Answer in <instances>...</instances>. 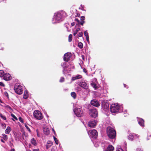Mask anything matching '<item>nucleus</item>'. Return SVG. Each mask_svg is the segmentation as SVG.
<instances>
[{
  "label": "nucleus",
  "instance_id": "1",
  "mask_svg": "<svg viewBox=\"0 0 151 151\" xmlns=\"http://www.w3.org/2000/svg\"><path fill=\"white\" fill-rule=\"evenodd\" d=\"M106 132L109 137L111 139H114L116 137V131L111 127H108L107 128Z\"/></svg>",
  "mask_w": 151,
  "mask_h": 151
},
{
  "label": "nucleus",
  "instance_id": "2",
  "mask_svg": "<svg viewBox=\"0 0 151 151\" xmlns=\"http://www.w3.org/2000/svg\"><path fill=\"white\" fill-rule=\"evenodd\" d=\"M14 90L15 92L19 95L21 94L23 91L22 87L18 83L15 84L14 87Z\"/></svg>",
  "mask_w": 151,
  "mask_h": 151
},
{
  "label": "nucleus",
  "instance_id": "3",
  "mask_svg": "<svg viewBox=\"0 0 151 151\" xmlns=\"http://www.w3.org/2000/svg\"><path fill=\"white\" fill-rule=\"evenodd\" d=\"M119 106L117 104H112L110 107V111L111 113H117L119 111Z\"/></svg>",
  "mask_w": 151,
  "mask_h": 151
},
{
  "label": "nucleus",
  "instance_id": "4",
  "mask_svg": "<svg viewBox=\"0 0 151 151\" xmlns=\"http://www.w3.org/2000/svg\"><path fill=\"white\" fill-rule=\"evenodd\" d=\"M73 111L75 114L78 117L82 116L84 115L83 111L81 109L76 108Z\"/></svg>",
  "mask_w": 151,
  "mask_h": 151
},
{
  "label": "nucleus",
  "instance_id": "5",
  "mask_svg": "<svg viewBox=\"0 0 151 151\" xmlns=\"http://www.w3.org/2000/svg\"><path fill=\"white\" fill-rule=\"evenodd\" d=\"M91 137L93 139H96L97 137L98 133L95 129H92L89 131L88 133Z\"/></svg>",
  "mask_w": 151,
  "mask_h": 151
},
{
  "label": "nucleus",
  "instance_id": "6",
  "mask_svg": "<svg viewBox=\"0 0 151 151\" xmlns=\"http://www.w3.org/2000/svg\"><path fill=\"white\" fill-rule=\"evenodd\" d=\"M33 115L35 118L38 120H41L42 119V115L39 111H35L33 113Z\"/></svg>",
  "mask_w": 151,
  "mask_h": 151
},
{
  "label": "nucleus",
  "instance_id": "7",
  "mask_svg": "<svg viewBox=\"0 0 151 151\" xmlns=\"http://www.w3.org/2000/svg\"><path fill=\"white\" fill-rule=\"evenodd\" d=\"M78 85L83 88L87 89L88 88V85L85 81L81 80V81L78 82Z\"/></svg>",
  "mask_w": 151,
  "mask_h": 151
},
{
  "label": "nucleus",
  "instance_id": "8",
  "mask_svg": "<svg viewBox=\"0 0 151 151\" xmlns=\"http://www.w3.org/2000/svg\"><path fill=\"white\" fill-rule=\"evenodd\" d=\"M101 106L103 109L104 110L109 109V103L108 101L106 100L102 101L101 102Z\"/></svg>",
  "mask_w": 151,
  "mask_h": 151
},
{
  "label": "nucleus",
  "instance_id": "9",
  "mask_svg": "<svg viewBox=\"0 0 151 151\" xmlns=\"http://www.w3.org/2000/svg\"><path fill=\"white\" fill-rule=\"evenodd\" d=\"M89 114L92 117L95 118L98 116V112L96 110L94 109L89 110Z\"/></svg>",
  "mask_w": 151,
  "mask_h": 151
},
{
  "label": "nucleus",
  "instance_id": "10",
  "mask_svg": "<svg viewBox=\"0 0 151 151\" xmlns=\"http://www.w3.org/2000/svg\"><path fill=\"white\" fill-rule=\"evenodd\" d=\"M62 14L59 12L55 13L54 15V18L56 21H60L62 19Z\"/></svg>",
  "mask_w": 151,
  "mask_h": 151
},
{
  "label": "nucleus",
  "instance_id": "11",
  "mask_svg": "<svg viewBox=\"0 0 151 151\" xmlns=\"http://www.w3.org/2000/svg\"><path fill=\"white\" fill-rule=\"evenodd\" d=\"M71 56L72 54L69 52L65 54L64 56V60L66 62H68L70 60Z\"/></svg>",
  "mask_w": 151,
  "mask_h": 151
},
{
  "label": "nucleus",
  "instance_id": "12",
  "mask_svg": "<svg viewBox=\"0 0 151 151\" xmlns=\"http://www.w3.org/2000/svg\"><path fill=\"white\" fill-rule=\"evenodd\" d=\"M97 123V122L96 120L91 121L88 122V125L89 127L93 128L96 125Z\"/></svg>",
  "mask_w": 151,
  "mask_h": 151
},
{
  "label": "nucleus",
  "instance_id": "13",
  "mask_svg": "<svg viewBox=\"0 0 151 151\" xmlns=\"http://www.w3.org/2000/svg\"><path fill=\"white\" fill-rule=\"evenodd\" d=\"M91 104L95 106L98 107L100 104L99 103V101L96 99H94L91 100Z\"/></svg>",
  "mask_w": 151,
  "mask_h": 151
},
{
  "label": "nucleus",
  "instance_id": "14",
  "mask_svg": "<svg viewBox=\"0 0 151 151\" xmlns=\"http://www.w3.org/2000/svg\"><path fill=\"white\" fill-rule=\"evenodd\" d=\"M3 77L4 80L6 81L10 80L11 78L10 75L8 73L4 74Z\"/></svg>",
  "mask_w": 151,
  "mask_h": 151
},
{
  "label": "nucleus",
  "instance_id": "15",
  "mask_svg": "<svg viewBox=\"0 0 151 151\" xmlns=\"http://www.w3.org/2000/svg\"><path fill=\"white\" fill-rule=\"evenodd\" d=\"M114 147L111 145H109L107 147L106 151L104 150L103 151H113Z\"/></svg>",
  "mask_w": 151,
  "mask_h": 151
},
{
  "label": "nucleus",
  "instance_id": "16",
  "mask_svg": "<svg viewBox=\"0 0 151 151\" xmlns=\"http://www.w3.org/2000/svg\"><path fill=\"white\" fill-rule=\"evenodd\" d=\"M43 132L44 134L46 135H48L50 134V130L47 128H44Z\"/></svg>",
  "mask_w": 151,
  "mask_h": 151
},
{
  "label": "nucleus",
  "instance_id": "17",
  "mask_svg": "<svg viewBox=\"0 0 151 151\" xmlns=\"http://www.w3.org/2000/svg\"><path fill=\"white\" fill-rule=\"evenodd\" d=\"M82 78V76H81V75H77L76 76L73 77H72L71 80L72 81H74L75 80H76L81 78Z\"/></svg>",
  "mask_w": 151,
  "mask_h": 151
},
{
  "label": "nucleus",
  "instance_id": "18",
  "mask_svg": "<svg viewBox=\"0 0 151 151\" xmlns=\"http://www.w3.org/2000/svg\"><path fill=\"white\" fill-rule=\"evenodd\" d=\"M52 143L50 141H48L47 142V144L46 145V149H48L52 145Z\"/></svg>",
  "mask_w": 151,
  "mask_h": 151
},
{
  "label": "nucleus",
  "instance_id": "19",
  "mask_svg": "<svg viewBox=\"0 0 151 151\" xmlns=\"http://www.w3.org/2000/svg\"><path fill=\"white\" fill-rule=\"evenodd\" d=\"M144 121L142 119H141L138 121L139 124L142 127L144 126Z\"/></svg>",
  "mask_w": 151,
  "mask_h": 151
},
{
  "label": "nucleus",
  "instance_id": "20",
  "mask_svg": "<svg viewBox=\"0 0 151 151\" xmlns=\"http://www.w3.org/2000/svg\"><path fill=\"white\" fill-rule=\"evenodd\" d=\"M31 142L34 146H36L37 145V143L36 142V141L34 138H32L31 139Z\"/></svg>",
  "mask_w": 151,
  "mask_h": 151
},
{
  "label": "nucleus",
  "instance_id": "21",
  "mask_svg": "<svg viewBox=\"0 0 151 151\" xmlns=\"http://www.w3.org/2000/svg\"><path fill=\"white\" fill-rule=\"evenodd\" d=\"M28 97L27 91H25L23 96V98L26 99Z\"/></svg>",
  "mask_w": 151,
  "mask_h": 151
},
{
  "label": "nucleus",
  "instance_id": "22",
  "mask_svg": "<svg viewBox=\"0 0 151 151\" xmlns=\"http://www.w3.org/2000/svg\"><path fill=\"white\" fill-rule=\"evenodd\" d=\"M11 129L10 127L8 126L5 131V133L6 134H9L11 131Z\"/></svg>",
  "mask_w": 151,
  "mask_h": 151
},
{
  "label": "nucleus",
  "instance_id": "23",
  "mask_svg": "<svg viewBox=\"0 0 151 151\" xmlns=\"http://www.w3.org/2000/svg\"><path fill=\"white\" fill-rule=\"evenodd\" d=\"M91 85L93 87V88H95V89H96L98 88L97 86L96 85V84H95L94 82H92L91 83Z\"/></svg>",
  "mask_w": 151,
  "mask_h": 151
},
{
  "label": "nucleus",
  "instance_id": "24",
  "mask_svg": "<svg viewBox=\"0 0 151 151\" xmlns=\"http://www.w3.org/2000/svg\"><path fill=\"white\" fill-rule=\"evenodd\" d=\"M134 135L133 134H130L128 136V139L131 140H132L134 139Z\"/></svg>",
  "mask_w": 151,
  "mask_h": 151
},
{
  "label": "nucleus",
  "instance_id": "25",
  "mask_svg": "<svg viewBox=\"0 0 151 151\" xmlns=\"http://www.w3.org/2000/svg\"><path fill=\"white\" fill-rule=\"evenodd\" d=\"M71 95L74 99H75L76 97V95L75 92H72L71 93Z\"/></svg>",
  "mask_w": 151,
  "mask_h": 151
},
{
  "label": "nucleus",
  "instance_id": "26",
  "mask_svg": "<svg viewBox=\"0 0 151 151\" xmlns=\"http://www.w3.org/2000/svg\"><path fill=\"white\" fill-rule=\"evenodd\" d=\"M2 135L3 136V139L4 140H7L8 139L7 136L4 134H2Z\"/></svg>",
  "mask_w": 151,
  "mask_h": 151
},
{
  "label": "nucleus",
  "instance_id": "27",
  "mask_svg": "<svg viewBox=\"0 0 151 151\" xmlns=\"http://www.w3.org/2000/svg\"><path fill=\"white\" fill-rule=\"evenodd\" d=\"M72 39V34H70L68 36V41L69 42H71Z\"/></svg>",
  "mask_w": 151,
  "mask_h": 151
},
{
  "label": "nucleus",
  "instance_id": "28",
  "mask_svg": "<svg viewBox=\"0 0 151 151\" xmlns=\"http://www.w3.org/2000/svg\"><path fill=\"white\" fill-rule=\"evenodd\" d=\"M78 47L81 49L83 48V44L81 42H80L78 43Z\"/></svg>",
  "mask_w": 151,
  "mask_h": 151
},
{
  "label": "nucleus",
  "instance_id": "29",
  "mask_svg": "<svg viewBox=\"0 0 151 151\" xmlns=\"http://www.w3.org/2000/svg\"><path fill=\"white\" fill-rule=\"evenodd\" d=\"M4 74V72L3 71V70H0V77H3Z\"/></svg>",
  "mask_w": 151,
  "mask_h": 151
},
{
  "label": "nucleus",
  "instance_id": "30",
  "mask_svg": "<svg viewBox=\"0 0 151 151\" xmlns=\"http://www.w3.org/2000/svg\"><path fill=\"white\" fill-rule=\"evenodd\" d=\"M116 151H124L123 149L119 147H117L116 149Z\"/></svg>",
  "mask_w": 151,
  "mask_h": 151
},
{
  "label": "nucleus",
  "instance_id": "31",
  "mask_svg": "<svg viewBox=\"0 0 151 151\" xmlns=\"http://www.w3.org/2000/svg\"><path fill=\"white\" fill-rule=\"evenodd\" d=\"M53 137L56 144L58 145V142L57 138L54 136H53Z\"/></svg>",
  "mask_w": 151,
  "mask_h": 151
},
{
  "label": "nucleus",
  "instance_id": "32",
  "mask_svg": "<svg viewBox=\"0 0 151 151\" xmlns=\"http://www.w3.org/2000/svg\"><path fill=\"white\" fill-rule=\"evenodd\" d=\"M24 125H25V127L28 130V131L29 132H31V130L29 128V127L27 126V125L26 124H25Z\"/></svg>",
  "mask_w": 151,
  "mask_h": 151
},
{
  "label": "nucleus",
  "instance_id": "33",
  "mask_svg": "<svg viewBox=\"0 0 151 151\" xmlns=\"http://www.w3.org/2000/svg\"><path fill=\"white\" fill-rule=\"evenodd\" d=\"M0 116L4 120H6V117L4 116L3 115H2V114H0Z\"/></svg>",
  "mask_w": 151,
  "mask_h": 151
},
{
  "label": "nucleus",
  "instance_id": "34",
  "mask_svg": "<svg viewBox=\"0 0 151 151\" xmlns=\"http://www.w3.org/2000/svg\"><path fill=\"white\" fill-rule=\"evenodd\" d=\"M65 78L63 77H61L60 80L59 81L60 82H63L64 81Z\"/></svg>",
  "mask_w": 151,
  "mask_h": 151
},
{
  "label": "nucleus",
  "instance_id": "35",
  "mask_svg": "<svg viewBox=\"0 0 151 151\" xmlns=\"http://www.w3.org/2000/svg\"><path fill=\"white\" fill-rule=\"evenodd\" d=\"M85 23V21H81V22H80L79 23L78 25H81L82 26Z\"/></svg>",
  "mask_w": 151,
  "mask_h": 151
},
{
  "label": "nucleus",
  "instance_id": "36",
  "mask_svg": "<svg viewBox=\"0 0 151 151\" xmlns=\"http://www.w3.org/2000/svg\"><path fill=\"white\" fill-rule=\"evenodd\" d=\"M84 35L85 36H86V37H89L88 33L86 31H85L84 32Z\"/></svg>",
  "mask_w": 151,
  "mask_h": 151
},
{
  "label": "nucleus",
  "instance_id": "37",
  "mask_svg": "<svg viewBox=\"0 0 151 151\" xmlns=\"http://www.w3.org/2000/svg\"><path fill=\"white\" fill-rule=\"evenodd\" d=\"M11 115L12 117H13L14 119L16 120H18L17 117L13 114H11Z\"/></svg>",
  "mask_w": 151,
  "mask_h": 151
},
{
  "label": "nucleus",
  "instance_id": "38",
  "mask_svg": "<svg viewBox=\"0 0 151 151\" xmlns=\"http://www.w3.org/2000/svg\"><path fill=\"white\" fill-rule=\"evenodd\" d=\"M19 121L22 123L24 122V120H23V119H22V118L21 117H19Z\"/></svg>",
  "mask_w": 151,
  "mask_h": 151
},
{
  "label": "nucleus",
  "instance_id": "39",
  "mask_svg": "<svg viewBox=\"0 0 151 151\" xmlns=\"http://www.w3.org/2000/svg\"><path fill=\"white\" fill-rule=\"evenodd\" d=\"M85 19V17L84 16H82L81 17V21H84Z\"/></svg>",
  "mask_w": 151,
  "mask_h": 151
},
{
  "label": "nucleus",
  "instance_id": "40",
  "mask_svg": "<svg viewBox=\"0 0 151 151\" xmlns=\"http://www.w3.org/2000/svg\"><path fill=\"white\" fill-rule=\"evenodd\" d=\"M83 35V33L82 32H80V33H79V34H78V36L79 37H81Z\"/></svg>",
  "mask_w": 151,
  "mask_h": 151
},
{
  "label": "nucleus",
  "instance_id": "41",
  "mask_svg": "<svg viewBox=\"0 0 151 151\" xmlns=\"http://www.w3.org/2000/svg\"><path fill=\"white\" fill-rule=\"evenodd\" d=\"M137 151H143V150L140 148H137L136 150Z\"/></svg>",
  "mask_w": 151,
  "mask_h": 151
},
{
  "label": "nucleus",
  "instance_id": "42",
  "mask_svg": "<svg viewBox=\"0 0 151 151\" xmlns=\"http://www.w3.org/2000/svg\"><path fill=\"white\" fill-rule=\"evenodd\" d=\"M75 20L76 21H77L78 23V25L79 24V23L80 22V21L78 20V19L77 18H76L75 19Z\"/></svg>",
  "mask_w": 151,
  "mask_h": 151
},
{
  "label": "nucleus",
  "instance_id": "43",
  "mask_svg": "<svg viewBox=\"0 0 151 151\" xmlns=\"http://www.w3.org/2000/svg\"><path fill=\"white\" fill-rule=\"evenodd\" d=\"M6 107L7 108L9 109H11V107L9 105H7L6 106Z\"/></svg>",
  "mask_w": 151,
  "mask_h": 151
},
{
  "label": "nucleus",
  "instance_id": "44",
  "mask_svg": "<svg viewBox=\"0 0 151 151\" xmlns=\"http://www.w3.org/2000/svg\"><path fill=\"white\" fill-rule=\"evenodd\" d=\"M75 22H73L72 23H71V25L72 26H74L75 25Z\"/></svg>",
  "mask_w": 151,
  "mask_h": 151
},
{
  "label": "nucleus",
  "instance_id": "45",
  "mask_svg": "<svg viewBox=\"0 0 151 151\" xmlns=\"http://www.w3.org/2000/svg\"><path fill=\"white\" fill-rule=\"evenodd\" d=\"M0 86H4V85L3 83L0 82Z\"/></svg>",
  "mask_w": 151,
  "mask_h": 151
},
{
  "label": "nucleus",
  "instance_id": "46",
  "mask_svg": "<svg viewBox=\"0 0 151 151\" xmlns=\"http://www.w3.org/2000/svg\"><path fill=\"white\" fill-rule=\"evenodd\" d=\"M4 94L6 96H8V93H7V92H5Z\"/></svg>",
  "mask_w": 151,
  "mask_h": 151
},
{
  "label": "nucleus",
  "instance_id": "47",
  "mask_svg": "<svg viewBox=\"0 0 151 151\" xmlns=\"http://www.w3.org/2000/svg\"><path fill=\"white\" fill-rule=\"evenodd\" d=\"M80 16V14H79L77 13L76 15V17H79Z\"/></svg>",
  "mask_w": 151,
  "mask_h": 151
},
{
  "label": "nucleus",
  "instance_id": "48",
  "mask_svg": "<svg viewBox=\"0 0 151 151\" xmlns=\"http://www.w3.org/2000/svg\"><path fill=\"white\" fill-rule=\"evenodd\" d=\"M77 32L76 31H75L73 33V35L74 36H75L76 34H77Z\"/></svg>",
  "mask_w": 151,
  "mask_h": 151
},
{
  "label": "nucleus",
  "instance_id": "49",
  "mask_svg": "<svg viewBox=\"0 0 151 151\" xmlns=\"http://www.w3.org/2000/svg\"><path fill=\"white\" fill-rule=\"evenodd\" d=\"M86 40L88 42H89V37H86Z\"/></svg>",
  "mask_w": 151,
  "mask_h": 151
},
{
  "label": "nucleus",
  "instance_id": "50",
  "mask_svg": "<svg viewBox=\"0 0 151 151\" xmlns=\"http://www.w3.org/2000/svg\"><path fill=\"white\" fill-rule=\"evenodd\" d=\"M80 30V28H77L76 30V31L77 32H78V31H79Z\"/></svg>",
  "mask_w": 151,
  "mask_h": 151
},
{
  "label": "nucleus",
  "instance_id": "51",
  "mask_svg": "<svg viewBox=\"0 0 151 151\" xmlns=\"http://www.w3.org/2000/svg\"><path fill=\"white\" fill-rule=\"evenodd\" d=\"M83 71L84 72L86 73L87 72V70L85 68H83Z\"/></svg>",
  "mask_w": 151,
  "mask_h": 151
},
{
  "label": "nucleus",
  "instance_id": "52",
  "mask_svg": "<svg viewBox=\"0 0 151 151\" xmlns=\"http://www.w3.org/2000/svg\"><path fill=\"white\" fill-rule=\"evenodd\" d=\"M33 151H39V150L38 149H34Z\"/></svg>",
  "mask_w": 151,
  "mask_h": 151
},
{
  "label": "nucleus",
  "instance_id": "53",
  "mask_svg": "<svg viewBox=\"0 0 151 151\" xmlns=\"http://www.w3.org/2000/svg\"><path fill=\"white\" fill-rule=\"evenodd\" d=\"M84 56L83 55H82V59L83 60H84Z\"/></svg>",
  "mask_w": 151,
  "mask_h": 151
},
{
  "label": "nucleus",
  "instance_id": "54",
  "mask_svg": "<svg viewBox=\"0 0 151 151\" xmlns=\"http://www.w3.org/2000/svg\"><path fill=\"white\" fill-rule=\"evenodd\" d=\"M37 136L38 137H40V136L38 133H37Z\"/></svg>",
  "mask_w": 151,
  "mask_h": 151
},
{
  "label": "nucleus",
  "instance_id": "55",
  "mask_svg": "<svg viewBox=\"0 0 151 151\" xmlns=\"http://www.w3.org/2000/svg\"><path fill=\"white\" fill-rule=\"evenodd\" d=\"M124 87L125 88H126L127 86L125 84H124Z\"/></svg>",
  "mask_w": 151,
  "mask_h": 151
},
{
  "label": "nucleus",
  "instance_id": "56",
  "mask_svg": "<svg viewBox=\"0 0 151 151\" xmlns=\"http://www.w3.org/2000/svg\"><path fill=\"white\" fill-rule=\"evenodd\" d=\"M1 141L2 142H3V143H4V142H5L3 140V139H1Z\"/></svg>",
  "mask_w": 151,
  "mask_h": 151
},
{
  "label": "nucleus",
  "instance_id": "57",
  "mask_svg": "<svg viewBox=\"0 0 151 151\" xmlns=\"http://www.w3.org/2000/svg\"><path fill=\"white\" fill-rule=\"evenodd\" d=\"M10 151H15L14 149H12L10 150Z\"/></svg>",
  "mask_w": 151,
  "mask_h": 151
},
{
  "label": "nucleus",
  "instance_id": "58",
  "mask_svg": "<svg viewBox=\"0 0 151 151\" xmlns=\"http://www.w3.org/2000/svg\"><path fill=\"white\" fill-rule=\"evenodd\" d=\"M52 130L53 131V132H54V134H55V131L53 129H52Z\"/></svg>",
  "mask_w": 151,
  "mask_h": 151
},
{
  "label": "nucleus",
  "instance_id": "59",
  "mask_svg": "<svg viewBox=\"0 0 151 151\" xmlns=\"http://www.w3.org/2000/svg\"><path fill=\"white\" fill-rule=\"evenodd\" d=\"M51 151H55L54 150L51 149Z\"/></svg>",
  "mask_w": 151,
  "mask_h": 151
},
{
  "label": "nucleus",
  "instance_id": "60",
  "mask_svg": "<svg viewBox=\"0 0 151 151\" xmlns=\"http://www.w3.org/2000/svg\"><path fill=\"white\" fill-rule=\"evenodd\" d=\"M2 125L4 126V125L3 124H2ZM4 127H6V124H4Z\"/></svg>",
  "mask_w": 151,
  "mask_h": 151
},
{
  "label": "nucleus",
  "instance_id": "61",
  "mask_svg": "<svg viewBox=\"0 0 151 151\" xmlns=\"http://www.w3.org/2000/svg\"><path fill=\"white\" fill-rule=\"evenodd\" d=\"M0 102L1 103H2V101H1V99H0Z\"/></svg>",
  "mask_w": 151,
  "mask_h": 151
},
{
  "label": "nucleus",
  "instance_id": "62",
  "mask_svg": "<svg viewBox=\"0 0 151 151\" xmlns=\"http://www.w3.org/2000/svg\"><path fill=\"white\" fill-rule=\"evenodd\" d=\"M23 134H24H24H25V133H24H24H23Z\"/></svg>",
  "mask_w": 151,
  "mask_h": 151
},
{
  "label": "nucleus",
  "instance_id": "63",
  "mask_svg": "<svg viewBox=\"0 0 151 151\" xmlns=\"http://www.w3.org/2000/svg\"><path fill=\"white\" fill-rule=\"evenodd\" d=\"M31 145H29V146H30Z\"/></svg>",
  "mask_w": 151,
  "mask_h": 151
},
{
  "label": "nucleus",
  "instance_id": "64",
  "mask_svg": "<svg viewBox=\"0 0 151 151\" xmlns=\"http://www.w3.org/2000/svg\"><path fill=\"white\" fill-rule=\"evenodd\" d=\"M29 151H31V150H29Z\"/></svg>",
  "mask_w": 151,
  "mask_h": 151
}]
</instances>
